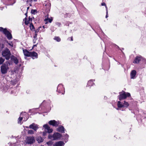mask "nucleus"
Segmentation results:
<instances>
[{"mask_svg":"<svg viewBox=\"0 0 146 146\" xmlns=\"http://www.w3.org/2000/svg\"><path fill=\"white\" fill-rule=\"evenodd\" d=\"M10 65V63L8 61H7L1 66V70L2 74H5L7 73Z\"/></svg>","mask_w":146,"mask_h":146,"instance_id":"1","label":"nucleus"},{"mask_svg":"<svg viewBox=\"0 0 146 146\" xmlns=\"http://www.w3.org/2000/svg\"><path fill=\"white\" fill-rule=\"evenodd\" d=\"M130 96V93L128 92H126L124 91H122L119 93V100H122L125 99L127 97H129Z\"/></svg>","mask_w":146,"mask_h":146,"instance_id":"2","label":"nucleus"},{"mask_svg":"<svg viewBox=\"0 0 146 146\" xmlns=\"http://www.w3.org/2000/svg\"><path fill=\"white\" fill-rule=\"evenodd\" d=\"M2 55L6 60H9L11 54L8 48H6L2 52Z\"/></svg>","mask_w":146,"mask_h":146,"instance_id":"3","label":"nucleus"},{"mask_svg":"<svg viewBox=\"0 0 146 146\" xmlns=\"http://www.w3.org/2000/svg\"><path fill=\"white\" fill-rule=\"evenodd\" d=\"M0 31L3 32L8 39L11 40L12 38L11 34L6 29H3L2 27H0Z\"/></svg>","mask_w":146,"mask_h":146,"instance_id":"4","label":"nucleus"},{"mask_svg":"<svg viewBox=\"0 0 146 146\" xmlns=\"http://www.w3.org/2000/svg\"><path fill=\"white\" fill-rule=\"evenodd\" d=\"M117 105L118 107L119 108H122L123 107L127 108L129 106V104L127 102L125 101H124L123 104H122L120 101H119L118 102Z\"/></svg>","mask_w":146,"mask_h":146,"instance_id":"5","label":"nucleus"},{"mask_svg":"<svg viewBox=\"0 0 146 146\" xmlns=\"http://www.w3.org/2000/svg\"><path fill=\"white\" fill-rule=\"evenodd\" d=\"M48 123L50 125L56 127L59 124V122L55 120H50L49 121Z\"/></svg>","mask_w":146,"mask_h":146,"instance_id":"6","label":"nucleus"},{"mask_svg":"<svg viewBox=\"0 0 146 146\" xmlns=\"http://www.w3.org/2000/svg\"><path fill=\"white\" fill-rule=\"evenodd\" d=\"M61 136V135L58 133H55L53 135V140H55L60 138Z\"/></svg>","mask_w":146,"mask_h":146,"instance_id":"7","label":"nucleus"},{"mask_svg":"<svg viewBox=\"0 0 146 146\" xmlns=\"http://www.w3.org/2000/svg\"><path fill=\"white\" fill-rule=\"evenodd\" d=\"M29 127L30 128L33 129L35 131H36L38 128V125L35 123H33L32 124L30 125Z\"/></svg>","mask_w":146,"mask_h":146,"instance_id":"8","label":"nucleus"},{"mask_svg":"<svg viewBox=\"0 0 146 146\" xmlns=\"http://www.w3.org/2000/svg\"><path fill=\"white\" fill-rule=\"evenodd\" d=\"M43 127L45 129L47 130L48 132V133H51L53 131V129L52 128H50L49 126L47 124L44 125Z\"/></svg>","mask_w":146,"mask_h":146,"instance_id":"9","label":"nucleus"},{"mask_svg":"<svg viewBox=\"0 0 146 146\" xmlns=\"http://www.w3.org/2000/svg\"><path fill=\"white\" fill-rule=\"evenodd\" d=\"M30 54V56L33 59L36 58H38V54L35 52H31Z\"/></svg>","mask_w":146,"mask_h":146,"instance_id":"10","label":"nucleus"},{"mask_svg":"<svg viewBox=\"0 0 146 146\" xmlns=\"http://www.w3.org/2000/svg\"><path fill=\"white\" fill-rule=\"evenodd\" d=\"M34 141V138L31 137H28L27 139V143L29 144L33 143Z\"/></svg>","mask_w":146,"mask_h":146,"instance_id":"11","label":"nucleus"},{"mask_svg":"<svg viewBox=\"0 0 146 146\" xmlns=\"http://www.w3.org/2000/svg\"><path fill=\"white\" fill-rule=\"evenodd\" d=\"M64 144V142L62 141H59L56 142L53 145V146H62Z\"/></svg>","mask_w":146,"mask_h":146,"instance_id":"12","label":"nucleus"},{"mask_svg":"<svg viewBox=\"0 0 146 146\" xmlns=\"http://www.w3.org/2000/svg\"><path fill=\"white\" fill-rule=\"evenodd\" d=\"M136 72L135 70L132 71L130 73L131 78V79H134L136 76Z\"/></svg>","mask_w":146,"mask_h":146,"instance_id":"13","label":"nucleus"},{"mask_svg":"<svg viewBox=\"0 0 146 146\" xmlns=\"http://www.w3.org/2000/svg\"><path fill=\"white\" fill-rule=\"evenodd\" d=\"M60 88H61V90H64V88H63L62 85V84H60L58 85L57 88V90L59 92V93H61L62 94H63L64 93L61 92V90H60Z\"/></svg>","mask_w":146,"mask_h":146,"instance_id":"14","label":"nucleus"},{"mask_svg":"<svg viewBox=\"0 0 146 146\" xmlns=\"http://www.w3.org/2000/svg\"><path fill=\"white\" fill-rule=\"evenodd\" d=\"M23 52L25 56H30V54L31 52L29 51L26 50H23Z\"/></svg>","mask_w":146,"mask_h":146,"instance_id":"15","label":"nucleus"},{"mask_svg":"<svg viewBox=\"0 0 146 146\" xmlns=\"http://www.w3.org/2000/svg\"><path fill=\"white\" fill-rule=\"evenodd\" d=\"M11 59L16 64H18V60L17 58L14 56H12L11 57Z\"/></svg>","mask_w":146,"mask_h":146,"instance_id":"16","label":"nucleus"},{"mask_svg":"<svg viewBox=\"0 0 146 146\" xmlns=\"http://www.w3.org/2000/svg\"><path fill=\"white\" fill-rule=\"evenodd\" d=\"M57 130L58 131L61 132L62 133L64 132V127L62 126H59L57 129Z\"/></svg>","mask_w":146,"mask_h":146,"instance_id":"17","label":"nucleus"},{"mask_svg":"<svg viewBox=\"0 0 146 146\" xmlns=\"http://www.w3.org/2000/svg\"><path fill=\"white\" fill-rule=\"evenodd\" d=\"M141 56H137L135 58L133 62V63H139L140 61L141 60Z\"/></svg>","mask_w":146,"mask_h":146,"instance_id":"18","label":"nucleus"},{"mask_svg":"<svg viewBox=\"0 0 146 146\" xmlns=\"http://www.w3.org/2000/svg\"><path fill=\"white\" fill-rule=\"evenodd\" d=\"M37 140L38 143H41L43 141V139L40 137H38L37 138Z\"/></svg>","mask_w":146,"mask_h":146,"instance_id":"19","label":"nucleus"},{"mask_svg":"<svg viewBox=\"0 0 146 146\" xmlns=\"http://www.w3.org/2000/svg\"><path fill=\"white\" fill-rule=\"evenodd\" d=\"M31 18L30 17L29 18V19L28 20L26 18L25 19V24L26 25H28L29 23H30V21Z\"/></svg>","mask_w":146,"mask_h":146,"instance_id":"20","label":"nucleus"},{"mask_svg":"<svg viewBox=\"0 0 146 146\" xmlns=\"http://www.w3.org/2000/svg\"><path fill=\"white\" fill-rule=\"evenodd\" d=\"M30 27L31 30H35V27L31 23L30 24Z\"/></svg>","mask_w":146,"mask_h":146,"instance_id":"21","label":"nucleus"},{"mask_svg":"<svg viewBox=\"0 0 146 146\" xmlns=\"http://www.w3.org/2000/svg\"><path fill=\"white\" fill-rule=\"evenodd\" d=\"M5 59L2 57H0V65L2 64L4 61Z\"/></svg>","mask_w":146,"mask_h":146,"instance_id":"22","label":"nucleus"},{"mask_svg":"<svg viewBox=\"0 0 146 146\" xmlns=\"http://www.w3.org/2000/svg\"><path fill=\"white\" fill-rule=\"evenodd\" d=\"M54 39L58 42H59L60 41V39L59 37L56 36L54 38Z\"/></svg>","mask_w":146,"mask_h":146,"instance_id":"23","label":"nucleus"},{"mask_svg":"<svg viewBox=\"0 0 146 146\" xmlns=\"http://www.w3.org/2000/svg\"><path fill=\"white\" fill-rule=\"evenodd\" d=\"M41 28V26L39 27L38 29L36 30H34V31H35V33H36L37 34V33H38V32H39V31L40 30V29Z\"/></svg>","mask_w":146,"mask_h":146,"instance_id":"24","label":"nucleus"},{"mask_svg":"<svg viewBox=\"0 0 146 146\" xmlns=\"http://www.w3.org/2000/svg\"><path fill=\"white\" fill-rule=\"evenodd\" d=\"M52 19H50V18L46 19H44V21H48L49 23H50L52 22Z\"/></svg>","mask_w":146,"mask_h":146,"instance_id":"25","label":"nucleus"},{"mask_svg":"<svg viewBox=\"0 0 146 146\" xmlns=\"http://www.w3.org/2000/svg\"><path fill=\"white\" fill-rule=\"evenodd\" d=\"M46 144L48 145L51 146L53 143V142L52 141H50L47 142L46 143Z\"/></svg>","mask_w":146,"mask_h":146,"instance_id":"26","label":"nucleus"},{"mask_svg":"<svg viewBox=\"0 0 146 146\" xmlns=\"http://www.w3.org/2000/svg\"><path fill=\"white\" fill-rule=\"evenodd\" d=\"M92 82L93 81L92 80H90L88 82L87 85H89V86H90V84H92V83H93Z\"/></svg>","mask_w":146,"mask_h":146,"instance_id":"27","label":"nucleus"},{"mask_svg":"<svg viewBox=\"0 0 146 146\" xmlns=\"http://www.w3.org/2000/svg\"><path fill=\"white\" fill-rule=\"evenodd\" d=\"M23 119V117H19L18 119V123H20L21 121Z\"/></svg>","mask_w":146,"mask_h":146,"instance_id":"28","label":"nucleus"},{"mask_svg":"<svg viewBox=\"0 0 146 146\" xmlns=\"http://www.w3.org/2000/svg\"><path fill=\"white\" fill-rule=\"evenodd\" d=\"M28 133L29 134H34V132L33 130H31L28 131Z\"/></svg>","mask_w":146,"mask_h":146,"instance_id":"29","label":"nucleus"},{"mask_svg":"<svg viewBox=\"0 0 146 146\" xmlns=\"http://www.w3.org/2000/svg\"><path fill=\"white\" fill-rule=\"evenodd\" d=\"M36 10L32 9L31 10V13L33 14H35L36 13Z\"/></svg>","mask_w":146,"mask_h":146,"instance_id":"30","label":"nucleus"},{"mask_svg":"<svg viewBox=\"0 0 146 146\" xmlns=\"http://www.w3.org/2000/svg\"><path fill=\"white\" fill-rule=\"evenodd\" d=\"M37 0H25L26 1L27 3H28V2H32L33 1H34L36 2L37 1Z\"/></svg>","mask_w":146,"mask_h":146,"instance_id":"31","label":"nucleus"},{"mask_svg":"<svg viewBox=\"0 0 146 146\" xmlns=\"http://www.w3.org/2000/svg\"><path fill=\"white\" fill-rule=\"evenodd\" d=\"M106 18H107L108 17V8L106 6Z\"/></svg>","mask_w":146,"mask_h":146,"instance_id":"32","label":"nucleus"},{"mask_svg":"<svg viewBox=\"0 0 146 146\" xmlns=\"http://www.w3.org/2000/svg\"><path fill=\"white\" fill-rule=\"evenodd\" d=\"M48 138L53 140V135H49L48 136Z\"/></svg>","mask_w":146,"mask_h":146,"instance_id":"33","label":"nucleus"},{"mask_svg":"<svg viewBox=\"0 0 146 146\" xmlns=\"http://www.w3.org/2000/svg\"><path fill=\"white\" fill-rule=\"evenodd\" d=\"M8 43L11 47H13V44L12 42H11L10 43L8 42Z\"/></svg>","mask_w":146,"mask_h":146,"instance_id":"34","label":"nucleus"},{"mask_svg":"<svg viewBox=\"0 0 146 146\" xmlns=\"http://www.w3.org/2000/svg\"><path fill=\"white\" fill-rule=\"evenodd\" d=\"M56 25L58 27H60L61 25V23L59 22H57L56 23Z\"/></svg>","mask_w":146,"mask_h":146,"instance_id":"35","label":"nucleus"},{"mask_svg":"<svg viewBox=\"0 0 146 146\" xmlns=\"http://www.w3.org/2000/svg\"><path fill=\"white\" fill-rule=\"evenodd\" d=\"M29 7H28L27 8V12L25 13V15L26 16V17L27 16V11L29 9Z\"/></svg>","mask_w":146,"mask_h":146,"instance_id":"36","label":"nucleus"},{"mask_svg":"<svg viewBox=\"0 0 146 146\" xmlns=\"http://www.w3.org/2000/svg\"><path fill=\"white\" fill-rule=\"evenodd\" d=\"M37 33H35V35H34V36H33L34 38H36V37H37Z\"/></svg>","mask_w":146,"mask_h":146,"instance_id":"37","label":"nucleus"},{"mask_svg":"<svg viewBox=\"0 0 146 146\" xmlns=\"http://www.w3.org/2000/svg\"><path fill=\"white\" fill-rule=\"evenodd\" d=\"M8 144L9 145H11V146H15V144L14 143H13V144L10 143V144Z\"/></svg>","mask_w":146,"mask_h":146,"instance_id":"38","label":"nucleus"},{"mask_svg":"<svg viewBox=\"0 0 146 146\" xmlns=\"http://www.w3.org/2000/svg\"><path fill=\"white\" fill-rule=\"evenodd\" d=\"M48 10H49L50 9V5L49 4H48Z\"/></svg>","mask_w":146,"mask_h":146,"instance_id":"39","label":"nucleus"},{"mask_svg":"<svg viewBox=\"0 0 146 146\" xmlns=\"http://www.w3.org/2000/svg\"><path fill=\"white\" fill-rule=\"evenodd\" d=\"M102 6H106V4L104 3H102Z\"/></svg>","mask_w":146,"mask_h":146,"instance_id":"40","label":"nucleus"},{"mask_svg":"<svg viewBox=\"0 0 146 146\" xmlns=\"http://www.w3.org/2000/svg\"><path fill=\"white\" fill-rule=\"evenodd\" d=\"M1 47L2 48H4V45L3 44H2L1 45Z\"/></svg>","mask_w":146,"mask_h":146,"instance_id":"41","label":"nucleus"},{"mask_svg":"<svg viewBox=\"0 0 146 146\" xmlns=\"http://www.w3.org/2000/svg\"><path fill=\"white\" fill-rule=\"evenodd\" d=\"M70 38H71V41H72L73 40V38H72V37H71L70 38H69L68 39L69 40V39H70Z\"/></svg>","mask_w":146,"mask_h":146,"instance_id":"42","label":"nucleus"},{"mask_svg":"<svg viewBox=\"0 0 146 146\" xmlns=\"http://www.w3.org/2000/svg\"><path fill=\"white\" fill-rule=\"evenodd\" d=\"M43 136H45L46 135V133L45 132H43Z\"/></svg>","mask_w":146,"mask_h":146,"instance_id":"43","label":"nucleus"},{"mask_svg":"<svg viewBox=\"0 0 146 146\" xmlns=\"http://www.w3.org/2000/svg\"><path fill=\"white\" fill-rule=\"evenodd\" d=\"M66 137H68V135L67 134H66Z\"/></svg>","mask_w":146,"mask_h":146,"instance_id":"44","label":"nucleus"},{"mask_svg":"<svg viewBox=\"0 0 146 146\" xmlns=\"http://www.w3.org/2000/svg\"><path fill=\"white\" fill-rule=\"evenodd\" d=\"M119 107H118V108H117V110H119Z\"/></svg>","mask_w":146,"mask_h":146,"instance_id":"45","label":"nucleus"},{"mask_svg":"<svg viewBox=\"0 0 146 146\" xmlns=\"http://www.w3.org/2000/svg\"><path fill=\"white\" fill-rule=\"evenodd\" d=\"M42 27H43V28H44H44H45V26H43Z\"/></svg>","mask_w":146,"mask_h":146,"instance_id":"46","label":"nucleus"},{"mask_svg":"<svg viewBox=\"0 0 146 146\" xmlns=\"http://www.w3.org/2000/svg\"><path fill=\"white\" fill-rule=\"evenodd\" d=\"M33 43H35V41H34V40H33Z\"/></svg>","mask_w":146,"mask_h":146,"instance_id":"47","label":"nucleus"},{"mask_svg":"<svg viewBox=\"0 0 146 146\" xmlns=\"http://www.w3.org/2000/svg\"><path fill=\"white\" fill-rule=\"evenodd\" d=\"M36 46V44L34 45V46Z\"/></svg>","mask_w":146,"mask_h":146,"instance_id":"48","label":"nucleus"},{"mask_svg":"<svg viewBox=\"0 0 146 146\" xmlns=\"http://www.w3.org/2000/svg\"><path fill=\"white\" fill-rule=\"evenodd\" d=\"M15 1H16V0H15V1H14V3H15Z\"/></svg>","mask_w":146,"mask_h":146,"instance_id":"49","label":"nucleus"},{"mask_svg":"<svg viewBox=\"0 0 146 146\" xmlns=\"http://www.w3.org/2000/svg\"><path fill=\"white\" fill-rule=\"evenodd\" d=\"M30 6H31V4H30Z\"/></svg>","mask_w":146,"mask_h":146,"instance_id":"50","label":"nucleus"},{"mask_svg":"<svg viewBox=\"0 0 146 146\" xmlns=\"http://www.w3.org/2000/svg\"><path fill=\"white\" fill-rule=\"evenodd\" d=\"M47 22L46 23H45V24H46L47 23Z\"/></svg>","mask_w":146,"mask_h":146,"instance_id":"51","label":"nucleus"},{"mask_svg":"<svg viewBox=\"0 0 146 146\" xmlns=\"http://www.w3.org/2000/svg\"><path fill=\"white\" fill-rule=\"evenodd\" d=\"M27 119H26L25 121H26L27 120Z\"/></svg>","mask_w":146,"mask_h":146,"instance_id":"52","label":"nucleus"},{"mask_svg":"<svg viewBox=\"0 0 146 146\" xmlns=\"http://www.w3.org/2000/svg\"><path fill=\"white\" fill-rule=\"evenodd\" d=\"M44 30H43V32H44Z\"/></svg>","mask_w":146,"mask_h":146,"instance_id":"53","label":"nucleus"}]
</instances>
